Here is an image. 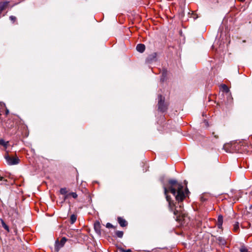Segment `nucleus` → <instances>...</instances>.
<instances>
[{"label": "nucleus", "mask_w": 252, "mask_h": 252, "mask_svg": "<svg viewBox=\"0 0 252 252\" xmlns=\"http://www.w3.org/2000/svg\"><path fill=\"white\" fill-rule=\"evenodd\" d=\"M67 239L65 237H63L60 241L59 242L58 240H57L55 243V249L57 252H58L60 249L62 248L65 243L66 242Z\"/></svg>", "instance_id": "obj_5"}, {"label": "nucleus", "mask_w": 252, "mask_h": 252, "mask_svg": "<svg viewBox=\"0 0 252 252\" xmlns=\"http://www.w3.org/2000/svg\"><path fill=\"white\" fill-rule=\"evenodd\" d=\"M69 193H70V196H71L74 198H76L78 196V195L76 192H70Z\"/></svg>", "instance_id": "obj_18"}, {"label": "nucleus", "mask_w": 252, "mask_h": 252, "mask_svg": "<svg viewBox=\"0 0 252 252\" xmlns=\"http://www.w3.org/2000/svg\"><path fill=\"white\" fill-rule=\"evenodd\" d=\"M8 113H9V111L7 109V110H6V114H7V115Z\"/></svg>", "instance_id": "obj_25"}, {"label": "nucleus", "mask_w": 252, "mask_h": 252, "mask_svg": "<svg viewBox=\"0 0 252 252\" xmlns=\"http://www.w3.org/2000/svg\"><path fill=\"white\" fill-rule=\"evenodd\" d=\"M64 199H63L64 201H65V200H66V199H67L68 198V197H69V196H70V193H66V194H64Z\"/></svg>", "instance_id": "obj_22"}, {"label": "nucleus", "mask_w": 252, "mask_h": 252, "mask_svg": "<svg viewBox=\"0 0 252 252\" xmlns=\"http://www.w3.org/2000/svg\"><path fill=\"white\" fill-rule=\"evenodd\" d=\"M157 54L156 53H153L149 55L146 59V62L147 63H151L157 60Z\"/></svg>", "instance_id": "obj_6"}, {"label": "nucleus", "mask_w": 252, "mask_h": 252, "mask_svg": "<svg viewBox=\"0 0 252 252\" xmlns=\"http://www.w3.org/2000/svg\"><path fill=\"white\" fill-rule=\"evenodd\" d=\"M60 192L62 194H66L67 192V189L65 188H61L60 190Z\"/></svg>", "instance_id": "obj_14"}, {"label": "nucleus", "mask_w": 252, "mask_h": 252, "mask_svg": "<svg viewBox=\"0 0 252 252\" xmlns=\"http://www.w3.org/2000/svg\"><path fill=\"white\" fill-rule=\"evenodd\" d=\"M223 223V217L221 215L219 216L218 218V220H217V226L220 229L222 228Z\"/></svg>", "instance_id": "obj_8"}, {"label": "nucleus", "mask_w": 252, "mask_h": 252, "mask_svg": "<svg viewBox=\"0 0 252 252\" xmlns=\"http://www.w3.org/2000/svg\"><path fill=\"white\" fill-rule=\"evenodd\" d=\"M5 158L9 165H15L19 162V159L17 157H10L8 155H5Z\"/></svg>", "instance_id": "obj_3"}, {"label": "nucleus", "mask_w": 252, "mask_h": 252, "mask_svg": "<svg viewBox=\"0 0 252 252\" xmlns=\"http://www.w3.org/2000/svg\"><path fill=\"white\" fill-rule=\"evenodd\" d=\"M101 226L99 221H97L94 223V229L95 232L99 235L101 234Z\"/></svg>", "instance_id": "obj_7"}, {"label": "nucleus", "mask_w": 252, "mask_h": 252, "mask_svg": "<svg viewBox=\"0 0 252 252\" xmlns=\"http://www.w3.org/2000/svg\"><path fill=\"white\" fill-rule=\"evenodd\" d=\"M124 233L122 231H117L116 232V235L119 238H122L123 236Z\"/></svg>", "instance_id": "obj_13"}, {"label": "nucleus", "mask_w": 252, "mask_h": 252, "mask_svg": "<svg viewBox=\"0 0 252 252\" xmlns=\"http://www.w3.org/2000/svg\"><path fill=\"white\" fill-rule=\"evenodd\" d=\"M7 142H5L2 139H0V145L6 147L7 145Z\"/></svg>", "instance_id": "obj_16"}, {"label": "nucleus", "mask_w": 252, "mask_h": 252, "mask_svg": "<svg viewBox=\"0 0 252 252\" xmlns=\"http://www.w3.org/2000/svg\"><path fill=\"white\" fill-rule=\"evenodd\" d=\"M9 19L13 22H14L16 21V17H15L14 16H10V17H9Z\"/></svg>", "instance_id": "obj_21"}, {"label": "nucleus", "mask_w": 252, "mask_h": 252, "mask_svg": "<svg viewBox=\"0 0 252 252\" xmlns=\"http://www.w3.org/2000/svg\"><path fill=\"white\" fill-rule=\"evenodd\" d=\"M76 220H77V216L76 215H75L74 214L71 215L70 218V221L71 224H73L76 221Z\"/></svg>", "instance_id": "obj_12"}, {"label": "nucleus", "mask_w": 252, "mask_h": 252, "mask_svg": "<svg viewBox=\"0 0 252 252\" xmlns=\"http://www.w3.org/2000/svg\"><path fill=\"white\" fill-rule=\"evenodd\" d=\"M118 221L122 227H125L127 224L126 221L121 217L118 218Z\"/></svg>", "instance_id": "obj_9"}, {"label": "nucleus", "mask_w": 252, "mask_h": 252, "mask_svg": "<svg viewBox=\"0 0 252 252\" xmlns=\"http://www.w3.org/2000/svg\"><path fill=\"white\" fill-rule=\"evenodd\" d=\"M238 229H239V223L238 222H236L234 224L233 230L235 232H237V231H238Z\"/></svg>", "instance_id": "obj_15"}, {"label": "nucleus", "mask_w": 252, "mask_h": 252, "mask_svg": "<svg viewBox=\"0 0 252 252\" xmlns=\"http://www.w3.org/2000/svg\"><path fill=\"white\" fill-rule=\"evenodd\" d=\"M212 134L214 136V137L216 138H218V136L216 135L215 132H213Z\"/></svg>", "instance_id": "obj_24"}, {"label": "nucleus", "mask_w": 252, "mask_h": 252, "mask_svg": "<svg viewBox=\"0 0 252 252\" xmlns=\"http://www.w3.org/2000/svg\"><path fill=\"white\" fill-rule=\"evenodd\" d=\"M106 227L108 228H114V226L109 222L106 223Z\"/></svg>", "instance_id": "obj_20"}, {"label": "nucleus", "mask_w": 252, "mask_h": 252, "mask_svg": "<svg viewBox=\"0 0 252 252\" xmlns=\"http://www.w3.org/2000/svg\"><path fill=\"white\" fill-rule=\"evenodd\" d=\"M170 184L172 186L176 185V187L177 188V190L176 188L171 186L169 188V189L170 192L175 196L176 200L180 201H182L185 197V193L183 191V186L181 183H177V182L175 180H170L169 181Z\"/></svg>", "instance_id": "obj_1"}, {"label": "nucleus", "mask_w": 252, "mask_h": 252, "mask_svg": "<svg viewBox=\"0 0 252 252\" xmlns=\"http://www.w3.org/2000/svg\"><path fill=\"white\" fill-rule=\"evenodd\" d=\"M238 0L241 2H244L245 0Z\"/></svg>", "instance_id": "obj_27"}, {"label": "nucleus", "mask_w": 252, "mask_h": 252, "mask_svg": "<svg viewBox=\"0 0 252 252\" xmlns=\"http://www.w3.org/2000/svg\"><path fill=\"white\" fill-rule=\"evenodd\" d=\"M120 251L121 252H131V250L130 249H127L126 250H125L124 249L122 248L120 249Z\"/></svg>", "instance_id": "obj_23"}, {"label": "nucleus", "mask_w": 252, "mask_h": 252, "mask_svg": "<svg viewBox=\"0 0 252 252\" xmlns=\"http://www.w3.org/2000/svg\"><path fill=\"white\" fill-rule=\"evenodd\" d=\"M163 189H164V194L166 195V198L167 201L168 202L169 206L170 207L171 211L173 212V213L175 215L180 216L181 214V212L182 211L181 205H179L180 209L179 210H177L176 209V207H175L174 204L171 202V198H170V196L167 195V193L169 191L168 189L165 186H163Z\"/></svg>", "instance_id": "obj_2"}, {"label": "nucleus", "mask_w": 252, "mask_h": 252, "mask_svg": "<svg viewBox=\"0 0 252 252\" xmlns=\"http://www.w3.org/2000/svg\"><path fill=\"white\" fill-rule=\"evenodd\" d=\"M8 2H3L0 3V13L7 7Z\"/></svg>", "instance_id": "obj_11"}, {"label": "nucleus", "mask_w": 252, "mask_h": 252, "mask_svg": "<svg viewBox=\"0 0 252 252\" xmlns=\"http://www.w3.org/2000/svg\"><path fill=\"white\" fill-rule=\"evenodd\" d=\"M3 178L2 177H1V176H0V180H1H1H3Z\"/></svg>", "instance_id": "obj_26"}, {"label": "nucleus", "mask_w": 252, "mask_h": 252, "mask_svg": "<svg viewBox=\"0 0 252 252\" xmlns=\"http://www.w3.org/2000/svg\"><path fill=\"white\" fill-rule=\"evenodd\" d=\"M136 50L140 53H143L145 50V46L143 44H138L136 46Z\"/></svg>", "instance_id": "obj_10"}, {"label": "nucleus", "mask_w": 252, "mask_h": 252, "mask_svg": "<svg viewBox=\"0 0 252 252\" xmlns=\"http://www.w3.org/2000/svg\"><path fill=\"white\" fill-rule=\"evenodd\" d=\"M158 109L162 112H164L166 110V106L164 103V98L161 95H158Z\"/></svg>", "instance_id": "obj_4"}, {"label": "nucleus", "mask_w": 252, "mask_h": 252, "mask_svg": "<svg viewBox=\"0 0 252 252\" xmlns=\"http://www.w3.org/2000/svg\"><path fill=\"white\" fill-rule=\"evenodd\" d=\"M222 89L223 90L226 92H228L229 91V89L227 87V86L225 85V84H223L222 86Z\"/></svg>", "instance_id": "obj_17"}, {"label": "nucleus", "mask_w": 252, "mask_h": 252, "mask_svg": "<svg viewBox=\"0 0 252 252\" xmlns=\"http://www.w3.org/2000/svg\"><path fill=\"white\" fill-rule=\"evenodd\" d=\"M2 225L3 227L6 230L8 231V226L3 221H2Z\"/></svg>", "instance_id": "obj_19"}, {"label": "nucleus", "mask_w": 252, "mask_h": 252, "mask_svg": "<svg viewBox=\"0 0 252 252\" xmlns=\"http://www.w3.org/2000/svg\"><path fill=\"white\" fill-rule=\"evenodd\" d=\"M251 207H252V206H251Z\"/></svg>", "instance_id": "obj_28"}]
</instances>
